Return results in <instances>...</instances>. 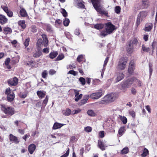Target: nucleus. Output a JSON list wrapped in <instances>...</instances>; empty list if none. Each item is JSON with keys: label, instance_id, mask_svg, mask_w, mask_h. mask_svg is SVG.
<instances>
[{"label": "nucleus", "instance_id": "f257e3e1", "mask_svg": "<svg viewBox=\"0 0 157 157\" xmlns=\"http://www.w3.org/2000/svg\"><path fill=\"white\" fill-rule=\"evenodd\" d=\"M91 0L94 7L99 13L102 15H104L107 17H109L108 11L100 7V0Z\"/></svg>", "mask_w": 157, "mask_h": 157}, {"label": "nucleus", "instance_id": "f03ea898", "mask_svg": "<svg viewBox=\"0 0 157 157\" xmlns=\"http://www.w3.org/2000/svg\"><path fill=\"white\" fill-rule=\"evenodd\" d=\"M105 29L103 30L100 33V36L102 37L112 33L115 29V26L110 22L105 24Z\"/></svg>", "mask_w": 157, "mask_h": 157}, {"label": "nucleus", "instance_id": "7ed1b4c3", "mask_svg": "<svg viewBox=\"0 0 157 157\" xmlns=\"http://www.w3.org/2000/svg\"><path fill=\"white\" fill-rule=\"evenodd\" d=\"M138 82L137 85L139 86H141L142 83L138 79L135 78H132L128 79L127 80L123 82L122 84V87L124 88H128L130 87L131 85L135 83Z\"/></svg>", "mask_w": 157, "mask_h": 157}, {"label": "nucleus", "instance_id": "20e7f679", "mask_svg": "<svg viewBox=\"0 0 157 157\" xmlns=\"http://www.w3.org/2000/svg\"><path fill=\"white\" fill-rule=\"evenodd\" d=\"M1 109L2 111L8 116H11L15 113L14 108L11 106H7L5 105H2Z\"/></svg>", "mask_w": 157, "mask_h": 157}, {"label": "nucleus", "instance_id": "39448f33", "mask_svg": "<svg viewBox=\"0 0 157 157\" xmlns=\"http://www.w3.org/2000/svg\"><path fill=\"white\" fill-rule=\"evenodd\" d=\"M115 99V96L114 94H111L106 95L101 102L102 104H105L113 101Z\"/></svg>", "mask_w": 157, "mask_h": 157}, {"label": "nucleus", "instance_id": "423d86ee", "mask_svg": "<svg viewBox=\"0 0 157 157\" xmlns=\"http://www.w3.org/2000/svg\"><path fill=\"white\" fill-rule=\"evenodd\" d=\"M128 61V58L126 57L121 58L119 61L118 68L120 70H123L126 67V64Z\"/></svg>", "mask_w": 157, "mask_h": 157}, {"label": "nucleus", "instance_id": "0eeeda50", "mask_svg": "<svg viewBox=\"0 0 157 157\" xmlns=\"http://www.w3.org/2000/svg\"><path fill=\"white\" fill-rule=\"evenodd\" d=\"M103 94V91L99 90L96 92L93 93L90 95H88L89 98L93 99H98L100 98Z\"/></svg>", "mask_w": 157, "mask_h": 157}, {"label": "nucleus", "instance_id": "6e6552de", "mask_svg": "<svg viewBox=\"0 0 157 157\" xmlns=\"http://www.w3.org/2000/svg\"><path fill=\"white\" fill-rule=\"evenodd\" d=\"M5 94H7V98L9 101H13L15 97V95L13 91H11L10 89H7L5 91Z\"/></svg>", "mask_w": 157, "mask_h": 157}, {"label": "nucleus", "instance_id": "1a4fd4ad", "mask_svg": "<svg viewBox=\"0 0 157 157\" xmlns=\"http://www.w3.org/2000/svg\"><path fill=\"white\" fill-rule=\"evenodd\" d=\"M7 82L9 85L16 86L18 84V79L16 77H14L13 78L8 80Z\"/></svg>", "mask_w": 157, "mask_h": 157}, {"label": "nucleus", "instance_id": "9d476101", "mask_svg": "<svg viewBox=\"0 0 157 157\" xmlns=\"http://www.w3.org/2000/svg\"><path fill=\"white\" fill-rule=\"evenodd\" d=\"M2 8L3 10L6 13L7 16L9 17H12L13 16V12L10 10H9L7 6H2Z\"/></svg>", "mask_w": 157, "mask_h": 157}, {"label": "nucleus", "instance_id": "9b49d317", "mask_svg": "<svg viewBox=\"0 0 157 157\" xmlns=\"http://www.w3.org/2000/svg\"><path fill=\"white\" fill-rule=\"evenodd\" d=\"M134 69V63L133 61L132 60L130 62L129 64L128 69V73L130 74H132L133 72Z\"/></svg>", "mask_w": 157, "mask_h": 157}, {"label": "nucleus", "instance_id": "f8f14e48", "mask_svg": "<svg viewBox=\"0 0 157 157\" xmlns=\"http://www.w3.org/2000/svg\"><path fill=\"white\" fill-rule=\"evenodd\" d=\"M138 43V39L136 38H133L130 41L128 45L133 46H136Z\"/></svg>", "mask_w": 157, "mask_h": 157}, {"label": "nucleus", "instance_id": "ddd939ff", "mask_svg": "<svg viewBox=\"0 0 157 157\" xmlns=\"http://www.w3.org/2000/svg\"><path fill=\"white\" fill-rule=\"evenodd\" d=\"M36 148V146L33 144H30L28 147V150L30 154H33Z\"/></svg>", "mask_w": 157, "mask_h": 157}, {"label": "nucleus", "instance_id": "4468645a", "mask_svg": "<svg viewBox=\"0 0 157 157\" xmlns=\"http://www.w3.org/2000/svg\"><path fill=\"white\" fill-rule=\"evenodd\" d=\"M8 20V19L5 16L0 14V24H4L7 22Z\"/></svg>", "mask_w": 157, "mask_h": 157}, {"label": "nucleus", "instance_id": "2eb2a0df", "mask_svg": "<svg viewBox=\"0 0 157 157\" xmlns=\"http://www.w3.org/2000/svg\"><path fill=\"white\" fill-rule=\"evenodd\" d=\"M153 27V25L151 23H148L146 24L145 27L144 29V30L145 31L149 32L150 31Z\"/></svg>", "mask_w": 157, "mask_h": 157}, {"label": "nucleus", "instance_id": "dca6fc26", "mask_svg": "<svg viewBox=\"0 0 157 157\" xmlns=\"http://www.w3.org/2000/svg\"><path fill=\"white\" fill-rule=\"evenodd\" d=\"M36 94L40 98H43L46 95V92L44 91L40 90L37 91Z\"/></svg>", "mask_w": 157, "mask_h": 157}, {"label": "nucleus", "instance_id": "f3484780", "mask_svg": "<svg viewBox=\"0 0 157 157\" xmlns=\"http://www.w3.org/2000/svg\"><path fill=\"white\" fill-rule=\"evenodd\" d=\"M98 147L102 150L103 151L105 150V146L104 142L101 140H98Z\"/></svg>", "mask_w": 157, "mask_h": 157}, {"label": "nucleus", "instance_id": "a211bd4d", "mask_svg": "<svg viewBox=\"0 0 157 157\" xmlns=\"http://www.w3.org/2000/svg\"><path fill=\"white\" fill-rule=\"evenodd\" d=\"M141 2L144 8H147L149 6L150 2L149 0H142Z\"/></svg>", "mask_w": 157, "mask_h": 157}, {"label": "nucleus", "instance_id": "6ab92c4d", "mask_svg": "<svg viewBox=\"0 0 157 157\" xmlns=\"http://www.w3.org/2000/svg\"><path fill=\"white\" fill-rule=\"evenodd\" d=\"M64 125H65V124H63L58 122H55L53 125L52 129L55 130L59 128Z\"/></svg>", "mask_w": 157, "mask_h": 157}, {"label": "nucleus", "instance_id": "aec40b11", "mask_svg": "<svg viewBox=\"0 0 157 157\" xmlns=\"http://www.w3.org/2000/svg\"><path fill=\"white\" fill-rule=\"evenodd\" d=\"M9 139L10 141H13L16 143H19L17 137L12 134L10 135Z\"/></svg>", "mask_w": 157, "mask_h": 157}, {"label": "nucleus", "instance_id": "412c9836", "mask_svg": "<svg viewBox=\"0 0 157 157\" xmlns=\"http://www.w3.org/2000/svg\"><path fill=\"white\" fill-rule=\"evenodd\" d=\"M147 13L146 11H142L139 13L138 16L142 19H144L147 15Z\"/></svg>", "mask_w": 157, "mask_h": 157}, {"label": "nucleus", "instance_id": "4be33fe9", "mask_svg": "<svg viewBox=\"0 0 157 157\" xmlns=\"http://www.w3.org/2000/svg\"><path fill=\"white\" fill-rule=\"evenodd\" d=\"M104 24H97L94 25L93 28L95 29L100 30L104 28Z\"/></svg>", "mask_w": 157, "mask_h": 157}, {"label": "nucleus", "instance_id": "5701e85b", "mask_svg": "<svg viewBox=\"0 0 157 157\" xmlns=\"http://www.w3.org/2000/svg\"><path fill=\"white\" fill-rule=\"evenodd\" d=\"M62 113L63 115L68 116L71 114V111L70 109L67 108L66 109L62 110Z\"/></svg>", "mask_w": 157, "mask_h": 157}, {"label": "nucleus", "instance_id": "b1692460", "mask_svg": "<svg viewBox=\"0 0 157 157\" xmlns=\"http://www.w3.org/2000/svg\"><path fill=\"white\" fill-rule=\"evenodd\" d=\"M3 33L6 34H11L12 32V30L10 27H5L3 29Z\"/></svg>", "mask_w": 157, "mask_h": 157}, {"label": "nucleus", "instance_id": "393cba45", "mask_svg": "<svg viewBox=\"0 0 157 157\" xmlns=\"http://www.w3.org/2000/svg\"><path fill=\"white\" fill-rule=\"evenodd\" d=\"M84 98L81 100L80 101V103L81 105H83L86 103L87 101L89 98V96L88 95H85L84 97Z\"/></svg>", "mask_w": 157, "mask_h": 157}, {"label": "nucleus", "instance_id": "a878e982", "mask_svg": "<svg viewBox=\"0 0 157 157\" xmlns=\"http://www.w3.org/2000/svg\"><path fill=\"white\" fill-rule=\"evenodd\" d=\"M58 53L56 51H53L51 52L49 55V57L51 59H53L55 58L58 55Z\"/></svg>", "mask_w": 157, "mask_h": 157}, {"label": "nucleus", "instance_id": "bb28decb", "mask_svg": "<svg viewBox=\"0 0 157 157\" xmlns=\"http://www.w3.org/2000/svg\"><path fill=\"white\" fill-rule=\"evenodd\" d=\"M124 75L122 73H120L118 74L117 77L116 79V82H119L122 79L124 78Z\"/></svg>", "mask_w": 157, "mask_h": 157}, {"label": "nucleus", "instance_id": "cd10ccee", "mask_svg": "<svg viewBox=\"0 0 157 157\" xmlns=\"http://www.w3.org/2000/svg\"><path fill=\"white\" fill-rule=\"evenodd\" d=\"M42 55V52L40 51H38L35 52L33 53V56L36 58L39 57Z\"/></svg>", "mask_w": 157, "mask_h": 157}, {"label": "nucleus", "instance_id": "c85d7f7f", "mask_svg": "<svg viewBox=\"0 0 157 157\" xmlns=\"http://www.w3.org/2000/svg\"><path fill=\"white\" fill-rule=\"evenodd\" d=\"M20 14L22 17H26L27 16V13L26 10L24 8H22L20 11Z\"/></svg>", "mask_w": 157, "mask_h": 157}, {"label": "nucleus", "instance_id": "c756f323", "mask_svg": "<svg viewBox=\"0 0 157 157\" xmlns=\"http://www.w3.org/2000/svg\"><path fill=\"white\" fill-rule=\"evenodd\" d=\"M119 118L124 124H126L127 122V119L126 117L124 116L119 115Z\"/></svg>", "mask_w": 157, "mask_h": 157}, {"label": "nucleus", "instance_id": "7c9ffc66", "mask_svg": "<svg viewBox=\"0 0 157 157\" xmlns=\"http://www.w3.org/2000/svg\"><path fill=\"white\" fill-rule=\"evenodd\" d=\"M85 60V59L83 55H79L77 58V61L80 63L81 62Z\"/></svg>", "mask_w": 157, "mask_h": 157}, {"label": "nucleus", "instance_id": "2f4dec72", "mask_svg": "<svg viewBox=\"0 0 157 157\" xmlns=\"http://www.w3.org/2000/svg\"><path fill=\"white\" fill-rule=\"evenodd\" d=\"M150 51L149 47H146L144 44H143L142 46L141 52L143 53L144 52H148Z\"/></svg>", "mask_w": 157, "mask_h": 157}, {"label": "nucleus", "instance_id": "473e14b6", "mask_svg": "<svg viewBox=\"0 0 157 157\" xmlns=\"http://www.w3.org/2000/svg\"><path fill=\"white\" fill-rule=\"evenodd\" d=\"M77 6L78 8L83 9L85 8V6L82 2V0H79L77 4Z\"/></svg>", "mask_w": 157, "mask_h": 157}, {"label": "nucleus", "instance_id": "72a5a7b5", "mask_svg": "<svg viewBox=\"0 0 157 157\" xmlns=\"http://www.w3.org/2000/svg\"><path fill=\"white\" fill-rule=\"evenodd\" d=\"M18 24L19 25L21 26L22 28L24 29L26 27V25L25 24V20L20 21L18 22Z\"/></svg>", "mask_w": 157, "mask_h": 157}, {"label": "nucleus", "instance_id": "f704fd0d", "mask_svg": "<svg viewBox=\"0 0 157 157\" xmlns=\"http://www.w3.org/2000/svg\"><path fill=\"white\" fill-rule=\"evenodd\" d=\"M129 149L127 147H125L121 151V154H126L129 152Z\"/></svg>", "mask_w": 157, "mask_h": 157}, {"label": "nucleus", "instance_id": "c9c22d12", "mask_svg": "<svg viewBox=\"0 0 157 157\" xmlns=\"http://www.w3.org/2000/svg\"><path fill=\"white\" fill-rule=\"evenodd\" d=\"M10 60V58H8L6 59L5 62V64L7 66V68L9 69H10L11 67V66L9 65Z\"/></svg>", "mask_w": 157, "mask_h": 157}, {"label": "nucleus", "instance_id": "e433bc0d", "mask_svg": "<svg viewBox=\"0 0 157 157\" xmlns=\"http://www.w3.org/2000/svg\"><path fill=\"white\" fill-rule=\"evenodd\" d=\"M152 51H153V50L155 48L156 49V55L157 56V42L156 41H153L152 44Z\"/></svg>", "mask_w": 157, "mask_h": 157}, {"label": "nucleus", "instance_id": "4c0bfd02", "mask_svg": "<svg viewBox=\"0 0 157 157\" xmlns=\"http://www.w3.org/2000/svg\"><path fill=\"white\" fill-rule=\"evenodd\" d=\"M148 150L146 148H144L143 153L141 154V155L142 157H146L148 154Z\"/></svg>", "mask_w": 157, "mask_h": 157}, {"label": "nucleus", "instance_id": "58836bf2", "mask_svg": "<svg viewBox=\"0 0 157 157\" xmlns=\"http://www.w3.org/2000/svg\"><path fill=\"white\" fill-rule=\"evenodd\" d=\"M43 41L42 39H39L38 40L36 43V45L39 48H40L43 45Z\"/></svg>", "mask_w": 157, "mask_h": 157}, {"label": "nucleus", "instance_id": "ea45409f", "mask_svg": "<svg viewBox=\"0 0 157 157\" xmlns=\"http://www.w3.org/2000/svg\"><path fill=\"white\" fill-rule=\"evenodd\" d=\"M70 20L68 18H65L63 19V24L64 26H67L70 23Z\"/></svg>", "mask_w": 157, "mask_h": 157}, {"label": "nucleus", "instance_id": "a19ab883", "mask_svg": "<svg viewBox=\"0 0 157 157\" xmlns=\"http://www.w3.org/2000/svg\"><path fill=\"white\" fill-rule=\"evenodd\" d=\"M133 46H129L127 48V51L128 53L130 54L132 53L133 51Z\"/></svg>", "mask_w": 157, "mask_h": 157}, {"label": "nucleus", "instance_id": "79ce46f5", "mask_svg": "<svg viewBox=\"0 0 157 157\" xmlns=\"http://www.w3.org/2000/svg\"><path fill=\"white\" fill-rule=\"evenodd\" d=\"M46 30L48 32H52L53 31L51 26L49 24H47L46 25Z\"/></svg>", "mask_w": 157, "mask_h": 157}, {"label": "nucleus", "instance_id": "37998d69", "mask_svg": "<svg viewBox=\"0 0 157 157\" xmlns=\"http://www.w3.org/2000/svg\"><path fill=\"white\" fill-rule=\"evenodd\" d=\"M143 20V19L137 16L136 23V25L137 27H138L140 25V23Z\"/></svg>", "mask_w": 157, "mask_h": 157}, {"label": "nucleus", "instance_id": "c03bdc74", "mask_svg": "<svg viewBox=\"0 0 157 157\" xmlns=\"http://www.w3.org/2000/svg\"><path fill=\"white\" fill-rule=\"evenodd\" d=\"M87 113L89 115L92 117L95 116L96 115L94 111L91 110H88L87 112Z\"/></svg>", "mask_w": 157, "mask_h": 157}, {"label": "nucleus", "instance_id": "a18cd8bd", "mask_svg": "<svg viewBox=\"0 0 157 157\" xmlns=\"http://www.w3.org/2000/svg\"><path fill=\"white\" fill-rule=\"evenodd\" d=\"M30 41V39L29 38H27L25 39V42H24V44L25 47V48L27 47L28 46L29 44Z\"/></svg>", "mask_w": 157, "mask_h": 157}, {"label": "nucleus", "instance_id": "49530a36", "mask_svg": "<svg viewBox=\"0 0 157 157\" xmlns=\"http://www.w3.org/2000/svg\"><path fill=\"white\" fill-rule=\"evenodd\" d=\"M78 72L75 71L74 70H70L69 71L68 73V74H70L73 75L74 76L77 75L78 74Z\"/></svg>", "mask_w": 157, "mask_h": 157}, {"label": "nucleus", "instance_id": "de8ad7c7", "mask_svg": "<svg viewBox=\"0 0 157 157\" xmlns=\"http://www.w3.org/2000/svg\"><path fill=\"white\" fill-rule=\"evenodd\" d=\"M48 75V72L47 71L44 70L43 71L41 74V76L43 78H46Z\"/></svg>", "mask_w": 157, "mask_h": 157}, {"label": "nucleus", "instance_id": "09e8293b", "mask_svg": "<svg viewBox=\"0 0 157 157\" xmlns=\"http://www.w3.org/2000/svg\"><path fill=\"white\" fill-rule=\"evenodd\" d=\"M121 8L120 6H116L115 9V11L117 14H119L120 12Z\"/></svg>", "mask_w": 157, "mask_h": 157}, {"label": "nucleus", "instance_id": "8fccbe9b", "mask_svg": "<svg viewBox=\"0 0 157 157\" xmlns=\"http://www.w3.org/2000/svg\"><path fill=\"white\" fill-rule=\"evenodd\" d=\"M82 94H80L79 95L75 97L76 98L75 99V101L76 102L78 101L82 98Z\"/></svg>", "mask_w": 157, "mask_h": 157}, {"label": "nucleus", "instance_id": "3c124183", "mask_svg": "<svg viewBox=\"0 0 157 157\" xmlns=\"http://www.w3.org/2000/svg\"><path fill=\"white\" fill-rule=\"evenodd\" d=\"M79 81L82 85H84L86 83V80L83 77L80 78Z\"/></svg>", "mask_w": 157, "mask_h": 157}, {"label": "nucleus", "instance_id": "603ef678", "mask_svg": "<svg viewBox=\"0 0 157 157\" xmlns=\"http://www.w3.org/2000/svg\"><path fill=\"white\" fill-rule=\"evenodd\" d=\"M92 128L90 126H87L86 127L84 128V130L86 132H89L92 131Z\"/></svg>", "mask_w": 157, "mask_h": 157}, {"label": "nucleus", "instance_id": "864d4df0", "mask_svg": "<svg viewBox=\"0 0 157 157\" xmlns=\"http://www.w3.org/2000/svg\"><path fill=\"white\" fill-rule=\"evenodd\" d=\"M48 100V95H47L45 98L44 99V100L43 102V104L45 106Z\"/></svg>", "mask_w": 157, "mask_h": 157}, {"label": "nucleus", "instance_id": "5fc2aeb1", "mask_svg": "<svg viewBox=\"0 0 157 157\" xmlns=\"http://www.w3.org/2000/svg\"><path fill=\"white\" fill-rule=\"evenodd\" d=\"M64 58V56L63 54L59 55L56 58L57 60H60L63 59Z\"/></svg>", "mask_w": 157, "mask_h": 157}, {"label": "nucleus", "instance_id": "6e6d98bb", "mask_svg": "<svg viewBox=\"0 0 157 157\" xmlns=\"http://www.w3.org/2000/svg\"><path fill=\"white\" fill-rule=\"evenodd\" d=\"M124 130V127H121L119 130L118 134L120 135H122Z\"/></svg>", "mask_w": 157, "mask_h": 157}, {"label": "nucleus", "instance_id": "4d7b16f0", "mask_svg": "<svg viewBox=\"0 0 157 157\" xmlns=\"http://www.w3.org/2000/svg\"><path fill=\"white\" fill-rule=\"evenodd\" d=\"M129 114L131 115L133 118H135L136 114L135 112L133 110H130L129 111Z\"/></svg>", "mask_w": 157, "mask_h": 157}, {"label": "nucleus", "instance_id": "13d9d810", "mask_svg": "<svg viewBox=\"0 0 157 157\" xmlns=\"http://www.w3.org/2000/svg\"><path fill=\"white\" fill-rule=\"evenodd\" d=\"M69 153V149L68 148L67 150V151L66 153L63 155L61 156L60 157H67Z\"/></svg>", "mask_w": 157, "mask_h": 157}, {"label": "nucleus", "instance_id": "bf43d9fd", "mask_svg": "<svg viewBox=\"0 0 157 157\" xmlns=\"http://www.w3.org/2000/svg\"><path fill=\"white\" fill-rule=\"evenodd\" d=\"M62 14L64 17H66L67 16V13L66 11V10L64 9H62Z\"/></svg>", "mask_w": 157, "mask_h": 157}, {"label": "nucleus", "instance_id": "052dcab7", "mask_svg": "<svg viewBox=\"0 0 157 157\" xmlns=\"http://www.w3.org/2000/svg\"><path fill=\"white\" fill-rule=\"evenodd\" d=\"M56 71L54 69H51L49 71V73L51 75H53L55 74Z\"/></svg>", "mask_w": 157, "mask_h": 157}, {"label": "nucleus", "instance_id": "680f3d73", "mask_svg": "<svg viewBox=\"0 0 157 157\" xmlns=\"http://www.w3.org/2000/svg\"><path fill=\"white\" fill-rule=\"evenodd\" d=\"M43 45L44 47H47L48 45V39H46L45 40H43Z\"/></svg>", "mask_w": 157, "mask_h": 157}, {"label": "nucleus", "instance_id": "e2e57ef3", "mask_svg": "<svg viewBox=\"0 0 157 157\" xmlns=\"http://www.w3.org/2000/svg\"><path fill=\"white\" fill-rule=\"evenodd\" d=\"M49 48H47L43 49V52L46 54L49 52Z\"/></svg>", "mask_w": 157, "mask_h": 157}, {"label": "nucleus", "instance_id": "0e129e2a", "mask_svg": "<svg viewBox=\"0 0 157 157\" xmlns=\"http://www.w3.org/2000/svg\"><path fill=\"white\" fill-rule=\"evenodd\" d=\"M73 90L75 94V97L79 95V90H77L75 89H74Z\"/></svg>", "mask_w": 157, "mask_h": 157}, {"label": "nucleus", "instance_id": "69168bd1", "mask_svg": "<svg viewBox=\"0 0 157 157\" xmlns=\"http://www.w3.org/2000/svg\"><path fill=\"white\" fill-rule=\"evenodd\" d=\"M99 135L101 138H103L104 136V132L101 131L99 133Z\"/></svg>", "mask_w": 157, "mask_h": 157}, {"label": "nucleus", "instance_id": "338daca9", "mask_svg": "<svg viewBox=\"0 0 157 157\" xmlns=\"http://www.w3.org/2000/svg\"><path fill=\"white\" fill-rule=\"evenodd\" d=\"M18 132L20 134L23 135L25 133V130L21 129H18L17 130Z\"/></svg>", "mask_w": 157, "mask_h": 157}, {"label": "nucleus", "instance_id": "774afa93", "mask_svg": "<svg viewBox=\"0 0 157 157\" xmlns=\"http://www.w3.org/2000/svg\"><path fill=\"white\" fill-rule=\"evenodd\" d=\"M37 30L36 27L35 26H32V31L34 33H35Z\"/></svg>", "mask_w": 157, "mask_h": 157}]
</instances>
